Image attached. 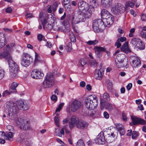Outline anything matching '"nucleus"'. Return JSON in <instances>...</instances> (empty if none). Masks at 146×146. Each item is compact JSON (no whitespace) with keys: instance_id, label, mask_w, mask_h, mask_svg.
<instances>
[{"instance_id":"nucleus-1","label":"nucleus","mask_w":146,"mask_h":146,"mask_svg":"<svg viewBox=\"0 0 146 146\" xmlns=\"http://www.w3.org/2000/svg\"><path fill=\"white\" fill-rule=\"evenodd\" d=\"M16 104L11 102L6 103L5 111L7 114V117L11 119L14 120L17 117V106Z\"/></svg>"},{"instance_id":"nucleus-2","label":"nucleus","mask_w":146,"mask_h":146,"mask_svg":"<svg viewBox=\"0 0 146 146\" xmlns=\"http://www.w3.org/2000/svg\"><path fill=\"white\" fill-rule=\"evenodd\" d=\"M98 104V99L96 96L90 95L85 100V105L86 108L93 110L97 107Z\"/></svg>"},{"instance_id":"nucleus-3","label":"nucleus","mask_w":146,"mask_h":146,"mask_svg":"<svg viewBox=\"0 0 146 146\" xmlns=\"http://www.w3.org/2000/svg\"><path fill=\"white\" fill-rule=\"evenodd\" d=\"M92 27L95 32L98 33L103 30L105 28V25L101 19H97L93 21Z\"/></svg>"},{"instance_id":"nucleus-4","label":"nucleus","mask_w":146,"mask_h":146,"mask_svg":"<svg viewBox=\"0 0 146 146\" xmlns=\"http://www.w3.org/2000/svg\"><path fill=\"white\" fill-rule=\"evenodd\" d=\"M10 75L12 78H15L18 76L19 68L17 64L12 59L8 62Z\"/></svg>"},{"instance_id":"nucleus-5","label":"nucleus","mask_w":146,"mask_h":146,"mask_svg":"<svg viewBox=\"0 0 146 146\" xmlns=\"http://www.w3.org/2000/svg\"><path fill=\"white\" fill-rule=\"evenodd\" d=\"M54 82L53 74L52 73H49L45 77L42 82V86L44 88H50L54 84Z\"/></svg>"},{"instance_id":"nucleus-6","label":"nucleus","mask_w":146,"mask_h":146,"mask_svg":"<svg viewBox=\"0 0 146 146\" xmlns=\"http://www.w3.org/2000/svg\"><path fill=\"white\" fill-rule=\"evenodd\" d=\"M80 22H84L87 19L90 18L92 12L90 11H75Z\"/></svg>"},{"instance_id":"nucleus-7","label":"nucleus","mask_w":146,"mask_h":146,"mask_svg":"<svg viewBox=\"0 0 146 146\" xmlns=\"http://www.w3.org/2000/svg\"><path fill=\"white\" fill-rule=\"evenodd\" d=\"M17 124L19 125V127L21 129L28 130L31 129L29 125L28 121H26L21 118H18L16 121Z\"/></svg>"},{"instance_id":"nucleus-8","label":"nucleus","mask_w":146,"mask_h":146,"mask_svg":"<svg viewBox=\"0 0 146 146\" xmlns=\"http://www.w3.org/2000/svg\"><path fill=\"white\" fill-rule=\"evenodd\" d=\"M29 54L24 53L23 54L22 59L21 61V65L27 67L29 66L31 64L32 58Z\"/></svg>"},{"instance_id":"nucleus-9","label":"nucleus","mask_w":146,"mask_h":146,"mask_svg":"<svg viewBox=\"0 0 146 146\" xmlns=\"http://www.w3.org/2000/svg\"><path fill=\"white\" fill-rule=\"evenodd\" d=\"M125 8L121 3H117L112 9L113 13L115 14H119L123 13L125 11Z\"/></svg>"},{"instance_id":"nucleus-10","label":"nucleus","mask_w":146,"mask_h":146,"mask_svg":"<svg viewBox=\"0 0 146 146\" xmlns=\"http://www.w3.org/2000/svg\"><path fill=\"white\" fill-rule=\"evenodd\" d=\"M78 6L79 9L82 11L84 10L86 11H90L92 12L91 9L90 8L89 5L86 2L83 1H79Z\"/></svg>"},{"instance_id":"nucleus-11","label":"nucleus","mask_w":146,"mask_h":146,"mask_svg":"<svg viewBox=\"0 0 146 146\" xmlns=\"http://www.w3.org/2000/svg\"><path fill=\"white\" fill-rule=\"evenodd\" d=\"M44 76V73L38 70L34 69L31 73V76L33 78L40 79L42 78Z\"/></svg>"},{"instance_id":"nucleus-12","label":"nucleus","mask_w":146,"mask_h":146,"mask_svg":"<svg viewBox=\"0 0 146 146\" xmlns=\"http://www.w3.org/2000/svg\"><path fill=\"white\" fill-rule=\"evenodd\" d=\"M82 106L81 102L78 100H75L71 104V111L75 112L79 109Z\"/></svg>"},{"instance_id":"nucleus-13","label":"nucleus","mask_w":146,"mask_h":146,"mask_svg":"<svg viewBox=\"0 0 146 146\" xmlns=\"http://www.w3.org/2000/svg\"><path fill=\"white\" fill-rule=\"evenodd\" d=\"M132 120V122L134 125H136L138 124L141 125L146 124V121L134 116H132L131 117Z\"/></svg>"},{"instance_id":"nucleus-14","label":"nucleus","mask_w":146,"mask_h":146,"mask_svg":"<svg viewBox=\"0 0 146 146\" xmlns=\"http://www.w3.org/2000/svg\"><path fill=\"white\" fill-rule=\"evenodd\" d=\"M104 22L105 26L110 27L111 25L112 24L114 21V18L113 16L111 15H109L106 18L104 19Z\"/></svg>"},{"instance_id":"nucleus-15","label":"nucleus","mask_w":146,"mask_h":146,"mask_svg":"<svg viewBox=\"0 0 146 146\" xmlns=\"http://www.w3.org/2000/svg\"><path fill=\"white\" fill-rule=\"evenodd\" d=\"M78 121V118L75 116H72L70 118L69 123V126L70 129L73 128L75 125H76Z\"/></svg>"},{"instance_id":"nucleus-16","label":"nucleus","mask_w":146,"mask_h":146,"mask_svg":"<svg viewBox=\"0 0 146 146\" xmlns=\"http://www.w3.org/2000/svg\"><path fill=\"white\" fill-rule=\"evenodd\" d=\"M94 140L96 143L101 144H104L105 141V138L103 133H102L99 134Z\"/></svg>"},{"instance_id":"nucleus-17","label":"nucleus","mask_w":146,"mask_h":146,"mask_svg":"<svg viewBox=\"0 0 146 146\" xmlns=\"http://www.w3.org/2000/svg\"><path fill=\"white\" fill-rule=\"evenodd\" d=\"M94 50L96 56L99 58L101 56V52L106 51L105 48L99 46H95Z\"/></svg>"},{"instance_id":"nucleus-18","label":"nucleus","mask_w":146,"mask_h":146,"mask_svg":"<svg viewBox=\"0 0 146 146\" xmlns=\"http://www.w3.org/2000/svg\"><path fill=\"white\" fill-rule=\"evenodd\" d=\"M4 52L3 53H0V58L2 59L5 58L7 60L8 62L11 59H12V58L9 54V52H8L7 50H5L4 49Z\"/></svg>"},{"instance_id":"nucleus-19","label":"nucleus","mask_w":146,"mask_h":146,"mask_svg":"<svg viewBox=\"0 0 146 146\" xmlns=\"http://www.w3.org/2000/svg\"><path fill=\"white\" fill-rule=\"evenodd\" d=\"M115 136L113 133H107L106 135L105 141L108 143H110L112 142L114 140V137Z\"/></svg>"},{"instance_id":"nucleus-20","label":"nucleus","mask_w":146,"mask_h":146,"mask_svg":"<svg viewBox=\"0 0 146 146\" xmlns=\"http://www.w3.org/2000/svg\"><path fill=\"white\" fill-rule=\"evenodd\" d=\"M5 35L3 33H0V48H3L6 43Z\"/></svg>"},{"instance_id":"nucleus-21","label":"nucleus","mask_w":146,"mask_h":146,"mask_svg":"<svg viewBox=\"0 0 146 146\" xmlns=\"http://www.w3.org/2000/svg\"><path fill=\"white\" fill-rule=\"evenodd\" d=\"M121 51L125 53L128 54L131 52V50L128 47V43L127 42H125L121 47Z\"/></svg>"},{"instance_id":"nucleus-22","label":"nucleus","mask_w":146,"mask_h":146,"mask_svg":"<svg viewBox=\"0 0 146 146\" xmlns=\"http://www.w3.org/2000/svg\"><path fill=\"white\" fill-rule=\"evenodd\" d=\"M119 61H123V62L124 61H127V62H128V59L126 58V55L123 54H118L116 57V60Z\"/></svg>"},{"instance_id":"nucleus-23","label":"nucleus","mask_w":146,"mask_h":146,"mask_svg":"<svg viewBox=\"0 0 146 146\" xmlns=\"http://www.w3.org/2000/svg\"><path fill=\"white\" fill-rule=\"evenodd\" d=\"M28 138V135L25 133H22L20 135V136L18 137L17 139V141L18 142L21 143L23 140H25L26 139Z\"/></svg>"},{"instance_id":"nucleus-24","label":"nucleus","mask_w":146,"mask_h":146,"mask_svg":"<svg viewBox=\"0 0 146 146\" xmlns=\"http://www.w3.org/2000/svg\"><path fill=\"white\" fill-rule=\"evenodd\" d=\"M71 22L72 24H77L80 22L75 11L72 17Z\"/></svg>"},{"instance_id":"nucleus-25","label":"nucleus","mask_w":146,"mask_h":146,"mask_svg":"<svg viewBox=\"0 0 146 146\" xmlns=\"http://www.w3.org/2000/svg\"><path fill=\"white\" fill-rule=\"evenodd\" d=\"M88 125V123L85 121L82 120H79L77 124V127L78 128L84 129L87 127Z\"/></svg>"},{"instance_id":"nucleus-26","label":"nucleus","mask_w":146,"mask_h":146,"mask_svg":"<svg viewBox=\"0 0 146 146\" xmlns=\"http://www.w3.org/2000/svg\"><path fill=\"white\" fill-rule=\"evenodd\" d=\"M113 0H101L102 5L106 7L111 6Z\"/></svg>"},{"instance_id":"nucleus-27","label":"nucleus","mask_w":146,"mask_h":146,"mask_svg":"<svg viewBox=\"0 0 146 146\" xmlns=\"http://www.w3.org/2000/svg\"><path fill=\"white\" fill-rule=\"evenodd\" d=\"M132 66L135 68L141 65V61L137 58H135L133 60L132 63Z\"/></svg>"},{"instance_id":"nucleus-28","label":"nucleus","mask_w":146,"mask_h":146,"mask_svg":"<svg viewBox=\"0 0 146 146\" xmlns=\"http://www.w3.org/2000/svg\"><path fill=\"white\" fill-rule=\"evenodd\" d=\"M90 4L89 6L92 11L94 9V8L97 7L98 5L97 0H90Z\"/></svg>"},{"instance_id":"nucleus-29","label":"nucleus","mask_w":146,"mask_h":146,"mask_svg":"<svg viewBox=\"0 0 146 146\" xmlns=\"http://www.w3.org/2000/svg\"><path fill=\"white\" fill-rule=\"evenodd\" d=\"M18 85V83L17 82H13L11 85L10 91L12 93H16L17 92V90L16 88L17 87Z\"/></svg>"},{"instance_id":"nucleus-30","label":"nucleus","mask_w":146,"mask_h":146,"mask_svg":"<svg viewBox=\"0 0 146 146\" xmlns=\"http://www.w3.org/2000/svg\"><path fill=\"white\" fill-rule=\"evenodd\" d=\"M103 76V73L100 70H96L95 72L94 77L95 78L99 80H101Z\"/></svg>"},{"instance_id":"nucleus-31","label":"nucleus","mask_w":146,"mask_h":146,"mask_svg":"<svg viewBox=\"0 0 146 146\" xmlns=\"http://www.w3.org/2000/svg\"><path fill=\"white\" fill-rule=\"evenodd\" d=\"M13 134L11 132H6L5 133V139L10 141H13Z\"/></svg>"},{"instance_id":"nucleus-32","label":"nucleus","mask_w":146,"mask_h":146,"mask_svg":"<svg viewBox=\"0 0 146 146\" xmlns=\"http://www.w3.org/2000/svg\"><path fill=\"white\" fill-rule=\"evenodd\" d=\"M116 65L117 67L119 68H121L127 66L128 64L127 61H124L123 62V61H116Z\"/></svg>"},{"instance_id":"nucleus-33","label":"nucleus","mask_w":146,"mask_h":146,"mask_svg":"<svg viewBox=\"0 0 146 146\" xmlns=\"http://www.w3.org/2000/svg\"><path fill=\"white\" fill-rule=\"evenodd\" d=\"M141 40L139 38H134L131 40L130 43L135 48L138 43L140 42L139 41Z\"/></svg>"},{"instance_id":"nucleus-34","label":"nucleus","mask_w":146,"mask_h":146,"mask_svg":"<svg viewBox=\"0 0 146 146\" xmlns=\"http://www.w3.org/2000/svg\"><path fill=\"white\" fill-rule=\"evenodd\" d=\"M109 15H111L109 12L106 9H103L101 12V15L102 18L104 19L106 18Z\"/></svg>"},{"instance_id":"nucleus-35","label":"nucleus","mask_w":146,"mask_h":146,"mask_svg":"<svg viewBox=\"0 0 146 146\" xmlns=\"http://www.w3.org/2000/svg\"><path fill=\"white\" fill-rule=\"evenodd\" d=\"M42 23L43 28H45V25L47 22L46 19L44 17V15L43 13L40 14L39 17Z\"/></svg>"},{"instance_id":"nucleus-36","label":"nucleus","mask_w":146,"mask_h":146,"mask_svg":"<svg viewBox=\"0 0 146 146\" xmlns=\"http://www.w3.org/2000/svg\"><path fill=\"white\" fill-rule=\"evenodd\" d=\"M138 43L135 48L140 50L144 49L145 48V45L144 43L141 40Z\"/></svg>"},{"instance_id":"nucleus-37","label":"nucleus","mask_w":146,"mask_h":146,"mask_svg":"<svg viewBox=\"0 0 146 146\" xmlns=\"http://www.w3.org/2000/svg\"><path fill=\"white\" fill-rule=\"evenodd\" d=\"M65 48L67 50V52H69L72 50V43L71 42L67 43L65 47Z\"/></svg>"},{"instance_id":"nucleus-38","label":"nucleus","mask_w":146,"mask_h":146,"mask_svg":"<svg viewBox=\"0 0 146 146\" xmlns=\"http://www.w3.org/2000/svg\"><path fill=\"white\" fill-rule=\"evenodd\" d=\"M15 45V44L13 43H11L7 45L6 47H5L4 48L5 50H7L8 52H9L11 50V48L14 46Z\"/></svg>"},{"instance_id":"nucleus-39","label":"nucleus","mask_w":146,"mask_h":146,"mask_svg":"<svg viewBox=\"0 0 146 146\" xmlns=\"http://www.w3.org/2000/svg\"><path fill=\"white\" fill-rule=\"evenodd\" d=\"M24 102L21 100L18 101L17 102V108L19 109H21L23 108V106L24 105Z\"/></svg>"},{"instance_id":"nucleus-40","label":"nucleus","mask_w":146,"mask_h":146,"mask_svg":"<svg viewBox=\"0 0 146 146\" xmlns=\"http://www.w3.org/2000/svg\"><path fill=\"white\" fill-rule=\"evenodd\" d=\"M64 132L63 131V128H62L61 131L58 130L55 132V135L59 137H61L62 135H64Z\"/></svg>"},{"instance_id":"nucleus-41","label":"nucleus","mask_w":146,"mask_h":146,"mask_svg":"<svg viewBox=\"0 0 146 146\" xmlns=\"http://www.w3.org/2000/svg\"><path fill=\"white\" fill-rule=\"evenodd\" d=\"M69 36L71 42H76V40L75 36L73 33L71 32H70Z\"/></svg>"},{"instance_id":"nucleus-42","label":"nucleus","mask_w":146,"mask_h":146,"mask_svg":"<svg viewBox=\"0 0 146 146\" xmlns=\"http://www.w3.org/2000/svg\"><path fill=\"white\" fill-rule=\"evenodd\" d=\"M60 28H59L60 30H61L62 31L65 33H67L69 32L70 30V28L68 26H67L66 27L64 25H63L62 27V29H61Z\"/></svg>"},{"instance_id":"nucleus-43","label":"nucleus","mask_w":146,"mask_h":146,"mask_svg":"<svg viewBox=\"0 0 146 146\" xmlns=\"http://www.w3.org/2000/svg\"><path fill=\"white\" fill-rule=\"evenodd\" d=\"M103 98L105 100L109 101L110 100V97L109 94L107 92L104 93L103 96Z\"/></svg>"},{"instance_id":"nucleus-44","label":"nucleus","mask_w":146,"mask_h":146,"mask_svg":"<svg viewBox=\"0 0 146 146\" xmlns=\"http://www.w3.org/2000/svg\"><path fill=\"white\" fill-rule=\"evenodd\" d=\"M107 103H108V102H100V108L102 110H103L104 109H106V107L107 106L106 104Z\"/></svg>"},{"instance_id":"nucleus-45","label":"nucleus","mask_w":146,"mask_h":146,"mask_svg":"<svg viewBox=\"0 0 146 146\" xmlns=\"http://www.w3.org/2000/svg\"><path fill=\"white\" fill-rule=\"evenodd\" d=\"M75 146H85V145L82 139H80L76 143Z\"/></svg>"},{"instance_id":"nucleus-46","label":"nucleus","mask_w":146,"mask_h":146,"mask_svg":"<svg viewBox=\"0 0 146 146\" xmlns=\"http://www.w3.org/2000/svg\"><path fill=\"white\" fill-rule=\"evenodd\" d=\"M139 136V133L136 131H133L132 134V138L133 139H136Z\"/></svg>"},{"instance_id":"nucleus-47","label":"nucleus","mask_w":146,"mask_h":146,"mask_svg":"<svg viewBox=\"0 0 146 146\" xmlns=\"http://www.w3.org/2000/svg\"><path fill=\"white\" fill-rule=\"evenodd\" d=\"M54 121L56 125L58 127L59 125V119L58 117V115L57 113L56 114V115L54 117Z\"/></svg>"},{"instance_id":"nucleus-48","label":"nucleus","mask_w":146,"mask_h":146,"mask_svg":"<svg viewBox=\"0 0 146 146\" xmlns=\"http://www.w3.org/2000/svg\"><path fill=\"white\" fill-rule=\"evenodd\" d=\"M98 42V41L97 40H89L86 42V43L89 45H95Z\"/></svg>"},{"instance_id":"nucleus-49","label":"nucleus","mask_w":146,"mask_h":146,"mask_svg":"<svg viewBox=\"0 0 146 146\" xmlns=\"http://www.w3.org/2000/svg\"><path fill=\"white\" fill-rule=\"evenodd\" d=\"M79 62L81 64V66H83L87 63V59L85 58L81 59L79 61Z\"/></svg>"},{"instance_id":"nucleus-50","label":"nucleus","mask_w":146,"mask_h":146,"mask_svg":"<svg viewBox=\"0 0 146 146\" xmlns=\"http://www.w3.org/2000/svg\"><path fill=\"white\" fill-rule=\"evenodd\" d=\"M45 27H46V29L48 30H51L53 28L52 24H49L47 22L45 25Z\"/></svg>"},{"instance_id":"nucleus-51","label":"nucleus","mask_w":146,"mask_h":146,"mask_svg":"<svg viewBox=\"0 0 146 146\" xmlns=\"http://www.w3.org/2000/svg\"><path fill=\"white\" fill-rule=\"evenodd\" d=\"M115 125L116 129L118 131L124 128L123 125L121 124L116 123Z\"/></svg>"},{"instance_id":"nucleus-52","label":"nucleus","mask_w":146,"mask_h":146,"mask_svg":"<svg viewBox=\"0 0 146 146\" xmlns=\"http://www.w3.org/2000/svg\"><path fill=\"white\" fill-rule=\"evenodd\" d=\"M58 4L57 2H55L52 6V9L54 12L55 11L58 6Z\"/></svg>"},{"instance_id":"nucleus-53","label":"nucleus","mask_w":146,"mask_h":146,"mask_svg":"<svg viewBox=\"0 0 146 146\" xmlns=\"http://www.w3.org/2000/svg\"><path fill=\"white\" fill-rule=\"evenodd\" d=\"M64 105V103H62L60 104L58 107L56 109V113L57 112H59L62 109V107Z\"/></svg>"},{"instance_id":"nucleus-54","label":"nucleus","mask_w":146,"mask_h":146,"mask_svg":"<svg viewBox=\"0 0 146 146\" xmlns=\"http://www.w3.org/2000/svg\"><path fill=\"white\" fill-rule=\"evenodd\" d=\"M106 105L107 106L106 109L108 110L109 111H111L113 110L112 104L108 102V103H107Z\"/></svg>"},{"instance_id":"nucleus-55","label":"nucleus","mask_w":146,"mask_h":146,"mask_svg":"<svg viewBox=\"0 0 146 146\" xmlns=\"http://www.w3.org/2000/svg\"><path fill=\"white\" fill-rule=\"evenodd\" d=\"M35 62L36 63L40 61V57L38 54L36 52H35Z\"/></svg>"},{"instance_id":"nucleus-56","label":"nucleus","mask_w":146,"mask_h":146,"mask_svg":"<svg viewBox=\"0 0 146 146\" xmlns=\"http://www.w3.org/2000/svg\"><path fill=\"white\" fill-rule=\"evenodd\" d=\"M11 93H12L9 90V91L6 90L3 92L2 96L3 97H5L10 94Z\"/></svg>"},{"instance_id":"nucleus-57","label":"nucleus","mask_w":146,"mask_h":146,"mask_svg":"<svg viewBox=\"0 0 146 146\" xmlns=\"http://www.w3.org/2000/svg\"><path fill=\"white\" fill-rule=\"evenodd\" d=\"M22 107H23V108H21V110H27L29 109V106L28 104H27V103L24 102V105Z\"/></svg>"},{"instance_id":"nucleus-58","label":"nucleus","mask_w":146,"mask_h":146,"mask_svg":"<svg viewBox=\"0 0 146 146\" xmlns=\"http://www.w3.org/2000/svg\"><path fill=\"white\" fill-rule=\"evenodd\" d=\"M90 63L92 66L95 67L97 65V63L95 60H92L90 61Z\"/></svg>"},{"instance_id":"nucleus-59","label":"nucleus","mask_w":146,"mask_h":146,"mask_svg":"<svg viewBox=\"0 0 146 146\" xmlns=\"http://www.w3.org/2000/svg\"><path fill=\"white\" fill-rule=\"evenodd\" d=\"M134 6V4L131 1H128L126 3V6L127 7H133Z\"/></svg>"},{"instance_id":"nucleus-60","label":"nucleus","mask_w":146,"mask_h":146,"mask_svg":"<svg viewBox=\"0 0 146 146\" xmlns=\"http://www.w3.org/2000/svg\"><path fill=\"white\" fill-rule=\"evenodd\" d=\"M135 29L134 28H133L130 29L129 31L130 33L129 35V37H132L133 36V33L135 32Z\"/></svg>"},{"instance_id":"nucleus-61","label":"nucleus","mask_w":146,"mask_h":146,"mask_svg":"<svg viewBox=\"0 0 146 146\" xmlns=\"http://www.w3.org/2000/svg\"><path fill=\"white\" fill-rule=\"evenodd\" d=\"M119 40L117 39L115 44V46L117 47V48H119L121 46V44Z\"/></svg>"},{"instance_id":"nucleus-62","label":"nucleus","mask_w":146,"mask_h":146,"mask_svg":"<svg viewBox=\"0 0 146 146\" xmlns=\"http://www.w3.org/2000/svg\"><path fill=\"white\" fill-rule=\"evenodd\" d=\"M112 84L111 82H109L108 83L107 87L108 90H111L112 89Z\"/></svg>"},{"instance_id":"nucleus-63","label":"nucleus","mask_w":146,"mask_h":146,"mask_svg":"<svg viewBox=\"0 0 146 146\" xmlns=\"http://www.w3.org/2000/svg\"><path fill=\"white\" fill-rule=\"evenodd\" d=\"M118 131L121 136L123 135L125 133L124 128Z\"/></svg>"},{"instance_id":"nucleus-64","label":"nucleus","mask_w":146,"mask_h":146,"mask_svg":"<svg viewBox=\"0 0 146 146\" xmlns=\"http://www.w3.org/2000/svg\"><path fill=\"white\" fill-rule=\"evenodd\" d=\"M141 18L142 21L146 20V14L143 13L141 15Z\"/></svg>"}]
</instances>
